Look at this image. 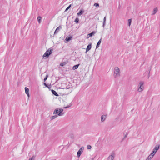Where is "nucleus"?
I'll list each match as a JSON object with an SVG mask.
<instances>
[{"mask_svg":"<svg viewBox=\"0 0 160 160\" xmlns=\"http://www.w3.org/2000/svg\"><path fill=\"white\" fill-rule=\"evenodd\" d=\"M151 153H152L153 155H154L155 154L156 152L152 151Z\"/></svg>","mask_w":160,"mask_h":160,"instance_id":"nucleus-36","label":"nucleus"},{"mask_svg":"<svg viewBox=\"0 0 160 160\" xmlns=\"http://www.w3.org/2000/svg\"><path fill=\"white\" fill-rule=\"evenodd\" d=\"M63 109L62 108L56 109L53 112V114H58V115L61 116L63 115Z\"/></svg>","mask_w":160,"mask_h":160,"instance_id":"nucleus-1","label":"nucleus"},{"mask_svg":"<svg viewBox=\"0 0 160 160\" xmlns=\"http://www.w3.org/2000/svg\"><path fill=\"white\" fill-rule=\"evenodd\" d=\"M79 19L78 18H76V19H75V21H74V22L76 23H78V22H79Z\"/></svg>","mask_w":160,"mask_h":160,"instance_id":"nucleus-25","label":"nucleus"},{"mask_svg":"<svg viewBox=\"0 0 160 160\" xmlns=\"http://www.w3.org/2000/svg\"><path fill=\"white\" fill-rule=\"evenodd\" d=\"M151 158H150L148 156L146 160H150Z\"/></svg>","mask_w":160,"mask_h":160,"instance_id":"nucleus-37","label":"nucleus"},{"mask_svg":"<svg viewBox=\"0 0 160 160\" xmlns=\"http://www.w3.org/2000/svg\"><path fill=\"white\" fill-rule=\"evenodd\" d=\"M106 16H105L103 19V23L102 25V27L103 28H104L105 27V23H106Z\"/></svg>","mask_w":160,"mask_h":160,"instance_id":"nucleus-16","label":"nucleus"},{"mask_svg":"<svg viewBox=\"0 0 160 160\" xmlns=\"http://www.w3.org/2000/svg\"><path fill=\"white\" fill-rule=\"evenodd\" d=\"M84 11L82 10H80L79 12L77 13V14L78 16H80L84 12Z\"/></svg>","mask_w":160,"mask_h":160,"instance_id":"nucleus-15","label":"nucleus"},{"mask_svg":"<svg viewBox=\"0 0 160 160\" xmlns=\"http://www.w3.org/2000/svg\"><path fill=\"white\" fill-rule=\"evenodd\" d=\"M101 40H102V38H101L100 40L98 41V42L97 43L96 45V48H98L99 46V45L101 43Z\"/></svg>","mask_w":160,"mask_h":160,"instance_id":"nucleus-14","label":"nucleus"},{"mask_svg":"<svg viewBox=\"0 0 160 160\" xmlns=\"http://www.w3.org/2000/svg\"><path fill=\"white\" fill-rule=\"evenodd\" d=\"M144 84L143 82L140 81L139 84V88L138 89V91L141 92L143 90L144 87L143 85Z\"/></svg>","mask_w":160,"mask_h":160,"instance_id":"nucleus-4","label":"nucleus"},{"mask_svg":"<svg viewBox=\"0 0 160 160\" xmlns=\"http://www.w3.org/2000/svg\"><path fill=\"white\" fill-rule=\"evenodd\" d=\"M82 152L80 151H78L77 152V156L78 157H79L80 155L81 154Z\"/></svg>","mask_w":160,"mask_h":160,"instance_id":"nucleus-21","label":"nucleus"},{"mask_svg":"<svg viewBox=\"0 0 160 160\" xmlns=\"http://www.w3.org/2000/svg\"><path fill=\"white\" fill-rule=\"evenodd\" d=\"M71 38H72V37H67L66 38L65 40L68 42L71 39Z\"/></svg>","mask_w":160,"mask_h":160,"instance_id":"nucleus-18","label":"nucleus"},{"mask_svg":"<svg viewBox=\"0 0 160 160\" xmlns=\"http://www.w3.org/2000/svg\"><path fill=\"white\" fill-rule=\"evenodd\" d=\"M158 8L157 7H156L154 8L153 10V12L152 13V14L153 15H154L156 14V13L158 12Z\"/></svg>","mask_w":160,"mask_h":160,"instance_id":"nucleus-11","label":"nucleus"},{"mask_svg":"<svg viewBox=\"0 0 160 160\" xmlns=\"http://www.w3.org/2000/svg\"><path fill=\"white\" fill-rule=\"evenodd\" d=\"M94 6H95L96 7H99V4L98 3H95L94 4Z\"/></svg>","mask_w":160,"mask_h":160,"instance_id":"nucleus-26","label":"nucleus"},{"mask_svg":"<svg viewBox=\"0 0 160 160\" xmlns=\"http://www.w3.org/2000/svg\"><path fill=\"white\" fill-rule=\"evenodd\" d=\"M79 64H77L74 65L72 68V69L73 70H75L77 69L78 67Z\"/></svg>","mask_w":160,"mask_h":160,"instance_id":"nucleus-17","label":"nucleus"},{"mask_svg":"<svg viewBox=\"0 0 160 160\" xmlns=\"http://www.w3.org/2000/svg\"><path fill=\"white\" fill-rule=\"evenodd\" d=\"M44 85L46 87H48V85L45 83H44Z\"/></svg>","mask_w":160,"mask_h":160,"instance_id":"nucleus-34","label":"nucleus"},{"mask_svg":"<svg viewBox=\"0 0 160 160\" xmlns=\"http://www.w3.org/2000/svg\"><path fill=\"white\" fill-rule=\"evenodd\" d=\"M159 146L158 145H156L155 146L153 150L152 151L154 152H155L156 153V152L159 149Z\"/></svg>","mask_w":160,"mask_h":160,"instance_id":"nucleus-7","label":"nucleus"},{"mask_svg":"<svg viewBox=\"0 0 160 160\" xmlns=\"http://www.w3.org/2000/svg\"><path fill=\"white\" fill-rule=\"evenodd\" d=\"M114 158V155H111L109 156L107 159V160H113Z\"/></svg>","mask_w":160,"mask_h":160,"instance_id":"nucleus-12","label":"nucleus"},{"mask_svg":"<svg viewBox=\"0 0 160 160\" xmlns=\"http://www.w3.org/2000/svg\"><path fill=\"white\" fill-rule=\"evenodd\" d=\"M128 135V134L127 132H125L124 133V137L123 138V139H122V141L125 138L127 137Z\"/></svg>","mask_w":160,"mask_h":160,"instance_id":"nucleus-19","label":"nucleus"},{"mask_svg":"<svg viewBox=\"0 0 160 160\" xmlns=\"http://www.w3.org/2000/svg\"><path fill=\"white\" fill-rule=\"evenodd\" d=\"M70 137L71 138H74V135L72 134L70 135Z\"/></svg>","mask_w":160,"mask_h":160,"instance_id":"nucleus-31","label":"nucleus"},{"mask_svg":"<svg viewBox=\"0 0 160 160\" xmlns=\"http://www.w3.org/2000/svg\"><path fill=\"white\" fill-rule=\"evenodd\" d=\"M95 33L96 32L95 31H92V32L88 34L87 35V38H88L90 37H91L92 36L94 35Z\"/></svg>","mask_w":160,"mask_h":160,"instance_id":"nucleus-6","label":"nucleus"},{"mask_svg":"<svg viewBox=\"0 0 160 160\" xmlns=\"http://www.w3.org/2000/svg\"><path fill=\"white\" fill-rule=\"evenodd\" d=\"M83 149H82V148H81L79 150V151H80L82 152H83Z\"/></svg>","mask_w":160,"mask_h":160,"instance_id":"nucleus-33","label":"nucleus"},{"mask_svg":"<svg viewBox=\"0 0 160 160\" xmlns=\"http://www.w3.org/2000/svg\"><path fill=\"white\" fill-rule=\"evenodd\" d=\"M106 118V115H102L101 116V120L102 122H103L104 121Z\"/></svg>","mask_w":160,"mask_h":160,"instance_id":"nucleus-10","label":"nucleus"},{"mask_svg":"<svg viewBox=\"0 0 160 160\" xmlns=\"http://www.w3.org/2000/svg\"><path fill=\"white\" fill-rule=\"evenodd\" d=\"M71 106V105H68L67 106L65 107V108H68L70 107Z\"/></svg>","mask_w":160,"mask_h":160,"instance_id":"nucleus-35","label":"nucleus"},{"mask_svg":"<svg viewBox=\"0 0 160 160\" xmlns=\"http://www.w3.org/2000/svg\"><path fill=\"white\" fill-rule=\"evenodd\" d=\"M41 17L40 16H38V17L37 20L38 22L39 23H40L41 22Z\"/></svg>","mask_w":160,"mask_h":160,"instance_id":"nucleus-22","label":"nucleus"},{"mask_svg":"<svg viewBox=\"0 0 160 160\" xmlns=\"http://www.w3.org/2000/svg\"><path fill=\"white\" fill-rule=\"evenodd\" d=\"M48 75H47L46 76V77L44 79V82H45L46 80L47 79V78H48Z\"/></svg>","mask_w":160,"mask_h":160,"instance_id":"nucleus-32","label":"nucleus"},{"mask_svg":"<svg viewBox=\"0 0 160 160\" xmlns=\"http://www.w3.org/2000/svg\"><path fill=\"white\" fill-rule=\"evenodd\" d=\"M25 90L26 93L27 94L28 97H29V89H28V88L27 87H25Z\"/></svg>","mask_w":160,"mask_h":160,"instance_id":"nucleus-9","label":"nucleus"},{"mask_svg":"<svg viewBox=\"0 0 160 160\" xmlns=\"http://www.w3.org/2000/svg\"><path fill=\"white\" fill-rule=\"evenodd\" d=\"M35 158V156H33L32 157L30 158L29 160H34Z\"/></svg>","mask_w":160,"mask_h":160,"instance_id":"nucleus-27","label":"nucleus"},{"mask_svg":"<svg viewBox=\"0 0 160 160\" xmlns=\"http://www.w3.org/2000/svg\"><path fill=\"white\" fill-rule=\"evenodd\" d=\"M154 155H153L152 153H151L149 155V157L150 158H153Z\"/></svg>","mask_w":160,"mask_h":160,"instance_id":"nucleus-28","label":"nucleus"},{"mask_svg":"<svg viewBox=\"0 0 160 160\" xmlns=\"http://www.w3.org/2000/svg\"><path fill=\"white\" fill-rule=\"evenodd\" d=\"M51 92H52V93L53 95H54L55 96H58L59 95H58V93L54 90L52 89L51 90Z\"/></svg>","mask_w":160,"mask_h":160,"instance_id":"nucleus-13","label":"nucleus"},{"mask_svg":"<svg viewBox=\"0 0 160 160\" xmlns=\"http://www.w3.org/2000/svg\"><path fill=\"white\" fill-rule=\"evenodd\" d=\"M66 64V62H64L60 63V66H63Z\"/></svg>","mask_w":160,"mask_h":160,"instance_id":"nucleus-23","label":"nucleus"},{"mask_svg":"<svg viewBox=\"0 0 160 160\" xmlns=\"http://www.w3.org/2000/svg\"><path fill=\"white\" fill-rule=\"evenodd\" d=\"M92 48V44L91 43L88 44V46L87 47L86 50V52H88L89 50H90L91 48Z\"/></svg>","mask_w":160,"mask_h":160,"instance_id":"nucleus-8","label":"nucleus"},{"mask_svg":"<svg viewBox=\"0 0 160 160\" xmlns=\"http://www.w3.org/2000/svg\"><path fill=\"white\" fill-rule=\"evenodd\" d=\"M91 148V146L90 145H88L87 146V148L88 149H90Z\"/></svg>","mask_w":160,"mask_h":160,"instance_id":"nucleus-30","label":"nucleus"},{"mask_svg":"<svg viewBox=\"0 0 160 160\" xmlns=\"http://www.w3.org/2000/svg\"><path fill=\"white\" fill-rule=\"evenodd\" d=\"M62 28V27L61 26H59L57 28L54 32V35H55V34L58 33L60 30Z\"/></svg>","mask_w":160,"mask_h":160,"instance_id":"nucleus-5","label":"nucleus"},{"mask_svg":"<svg viewBox=\"0 0 160 160\" xmlns=\"http://www.w3.org/2000/svg\"><path fill=\"white\" fill-rule=\"evenodd\" d=\"M120 75V70L119 68L118 67H115L114 70V76L115 77H119Z\"/></svg>","mask_w":160,"mask_h":160,"instance_id":"nucleus-2","label":"nucleus"},{"mask_svg":"<svg viewBox=\"0 0 160 160\" xmlns=\"http://www.w3.org/2000/svg\"><path fill=\"white\" fill-rule=\"evenodd\" d=\"M56 117H57L56 115H54V116H52L51 117V119H53L55 118Z\"/></svg>","mask_w":160,"mask_h":160,"instance_id":"nucleus-29","label":"nucleus"},{"mask_svg":"<svg viewBox=\"0 0 160 160\" xmlns=\"http://www.w3.org/2000/svg\"><path fill=\"white\" fill-rule=\"evenodd\" d=\"M128 25L130 26L131 24L132 20L131 19H129L128 20Z\"/></svg>","mask_w":160,"mask_h":160,"instance_id":"nucleus-20","label":"nucleus"},{"mask_svg":"<svg viewBox=\"0 0 160 160\" xmlns=\"http://www.w3.org/2000/svg\"><path fill=\"white\" fill-rule=\"evenodd\" d=\"M72 6V4H70L67 8L65 10V12H66L67 11H68L70 8V7H71Z\"/></svg>","mask_w":160,"mask_h":160,"instance_id":"nucleus-24","label":"nucleus"},{"mask_svg":"<svg viewBox=\"0 0 160 160\" xmlns=\"http://www.w3.org/2000/svg\"><path fill=\"white\" fill-rule=\"evenodd\" d=\"M52 49L49 48L45 53L43 55V57H48V56L50 55L52 52Z\"/></svg>","mask_w":160,"mask_h":160,"instance_id":"nucleus-3","label":"nucleus"}]
</instances>
